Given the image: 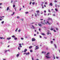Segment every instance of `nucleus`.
Returning a JSON list of instances; mask_svg holds the SVG:
<instances>
[{"label": "nucleus", "mask_w": 60, "mask_h": 60, "mask_svg": "<svg viewBox=\"0 0 60 60\" xmlns=\"http://www.w3.org/2000/svg\"><path fill=\"white\" fill-rule=\"evenodd\" d=\"M13 7H15V4H13Z\"/></svg>", "instance_id": "bb28decb"}, {"label": "nucleus", "mask_w": 60, "mask_h": 60, "mask_svg": "<svg viewBox=\"0 0 60 60\" xmlns=\"http://www.w3.org/2000/svg\"><path fill=\"white\" fill-rule=\"evenodd\" d=\"M39 49V47H38L37 48H36L35 49V50H36V49Z\"/></svg>", "instance_id": "f8f14e48"}, {"label": "nucleus", "mask_w": 60, "mask_h": 60, "mask_svg": "<svg viewBox=\"0 0 60 60\" xmlns=\"http://www.w3.org/2000/svg\"><path fill=\"white\" fill-rule=\"evenodd\" d=\"M7 40H10V39H11V38H7Z\"/></svg>", "instance_id": "9b49d317"}, {"label": "nucleus", "mask_w": 60, "mask_h": 60, "mask_svg": "<svg viewBox=\"0 0 60 60\" xmlns=\"http://www.w3.org/2000/svg\"><path fill=\"white\" fill-rule=\"evenodd\" d=\"M31 3H32V2H30V5L31 4Z\"/></svg>", "instance_id": "37998d69"}, {"label": "nucleus", "mask_w": 60, "mask_h": 60, "mask_svg": "<svg viewBox=\"0 0 60 60\" xmlns=\"http://www.w3.org/2000/svg\"><path fill=\"white\" fill-rule=\"evenodd\" d=\"M21 40H23L24 38H21Z\"/></svg>", "instance_id": "72a5a7b5"}, {"label": "nucleus", "mask_w": 60, "mask_h": 60, "mask_svg": "<svg viewBox=\"0 0 60 60\" xmlns=\"http://www.w3.org/2000/svg\"><path fill=\"white\" fill-rule=\"evenodd\" d=\"M9 7H8L7 9V11H8V10H9Z\"/></svg>", "instance_id": "a211bd4d"}, {"label": "nucleus", "mask_w": 60, "mask_h": 60, "mask_svg": "<svg viewBox=\"0 0 60 60\" xmlns=\"http://www.w3.org/2000/svg\"><path fill=\"white\" fill-rule=\"evenodd\" d=\"M39 47L38 46H37L35 47V48H37V47Z\"/></svg>", "instance_id": "6e6d98bb"}, {"label": "nucleus", "mask_w": 60, "mask_h": 60, "mask_svg": "<svg viewBox=\"0 0 60 60\" xmlns=\"http://www.w3.org/2000/svg\"><path fill=\"white\" fill-rule=\"evenodd\" d=\"M55 10L56 11H58L57 9L56 8H55Z\"/></svg>", "instance_id": "f3484780"}, {"label": "nucleus", "mask_w": 60, "mask_h": 60, "mask_svg": "<svg viewBox=\"0 0 60 60\" xmlns=\"http://www.w3.org/2000/svg\"><path fill=\"white\" fill-rule=\"evenodd\" d=\"M44 12H45V13H46V11H44Z\"/></svg>", "instance_id": "5fc2aeb1"}, {"label": "nucleus", "mask_w": 60, "mask_h": 60, "mask_svg": "<svg viewBox=\"0 0 60 60\" xmlns=\"http://www.w3.org/2000/svg\"><path fill=\"white\" fill-rule=\"evenodd\" d=\"M33 50H30V52H33Z\"/></svg>", "instance_id": "c85d7f7f"}, {"label": "nucleus", "mask_w": 60, "mask_h": 60, "mask_svg": "<svg viewBox=\"0 0 60 60\" xmlns=\"http://www.w3.org/2000/svg\"><path fill=\"white\" fill-rule=\"evenodd\" d=\"M38 26H42L41 25V24L40 23H39L38 24Z\"/></svg>", "instance_id": "1a4fd4ad"}, {"label": "nucleus", "mask_w": 60, "mask_h": 60, "mask_svg": "<svg viewBox=\"0 0 60 60\" xmlns=\"http://www.w3.org/2000/svg\"><path fill=\"white\" fill-rule=\"evenodd\" d=\"M50 54V53H49V52H48V53H47V54H46V55H48V54Z\"/></svg>", "instance_id": "393cba45"}, {"label": "nucleus", "mask_w": 60, "mask_h": 60, "mask_svg": "<svg viewBox=\"0 0 60 60\" xmlns=\"http://www.w3.org/2000/svg\"><path fill=\"white\" fill-rule=\"evenodd\" d=\"M15 13V12H13V14L12 15H11L12 16L13 15H14V14Z\"/></svg>", "instance_id": "6ab92c4d"}, {"label": "nucleus", "mask_w": 60, "mask_h": 60, "mask_svg": "<svg viewBox=\"0 0 60 60\" xmlns=\"http://www.w3.org/2000/svg\"><path fill=\"white\" fill-rule=\"evenodd\" d=\"M54 46H55V48H56V45H54Z\"/></svg>", "instance_id": "aec40b11"}, {"label": "nucleus", "mask_w": 60, "mask_h": 60, "mask_svg": "<svg viewBox=\"0 0 60 60\" xmlns=\"http://www.w3.org/2000/svg\"><path fill=\"white\" fill-rule=\"evenodd\" d=\"M33 29H35V27H34V26L33 25L32 26Z\"/></svg>", "instance_id": "0eeeda50"}, {"label": "nucleus", "mask_w": 60, "mask_h": 60, "mask_svg": "<svg viewBox=\"0 0 60 60\" xmlns=\"http://www.w3.org/2000/svg\"><path fill=\"white\" fill-rule=\"evenodd\" d=\"M18 49L19 50H20V48H19V47H18Z\"/></svg>", "instance_id": "49530a36"}, {"label": "nucleus", "mask_w": 60, "mask_h": 60, "mask_svg": "<svg viewBox=\"0 0 60 60\" xmlns=\"http://www.w3.org/2000/svg\"><path fill=\"white\" fill-rule=\"evenodd\" d=\"M39 31H41V29L39 28Z\"/></svg>", "instance_id": "13d9d810"}, {"label": "nucleus", "mask_w": 60, "mask_h": 60, "mask_svg": "<svg viewBox=\"0 0 60 60\" xmlns=\"http://www.w3.org/2000/svg\"><path fill=\"white\" fill-rule=\"evenodd\" d=\"M17 19H19V16H17Z\"/></svg>", "instance_id": "e433bc0d"}, {"label": "nucleus", "mask_w": 60, "mask_h": 60, "mask_svg": "<svg viewBox=\"0 0 60 60\" xmlns=\"http://www.w3.org/2000/svg\"><path fill=\"white\" fill-rule=\"evenodd\" d=\"M32 4H35V2H33L32 3Z\"/></svg>", "instance_id": "2f4dec72"}, {"label": "nucleus", "mask_w": 60, "mask_h": 60, "mask_svg": "<svg viewBox=\"0 0 60 60\" xmlns=\"http://www.w3.org/2000/svg\"><path fill=\"white\" fill-rule=\"evenodd\" d=\"M56 30H58V28H56Z\"/></svg>", "instance_id": "603ef678"}, {"label": "nucleus", "mask_w": 60, "mask_h": 60, "mask_svg": "<svg viewBox=\"0 0 60 60\" xmlns=\"http://www.w3.org/2000/svg\"><path fill=\"white\" fill-rule=\"evenodd\" d=\"M18 28H17L16 29V30H15V31L16 32H17V31H18Z\"/></svg>", "instance_id": "4be33fe9"}, {"label": "nucleus", "mask_w": 60, "mask_h": 60, "mask_svg": "<svg viewBox=\"0 0 60 60\" xmlns=\"http://www.w3.org/2000/svg\"><path fill=\"white\" fill-rule=\"evenodd\" d=\"M53 58L54 59H55V56L54 55L53 56Z\"/></svg>", "instance_id": "ea45409f"}, {"label": "nucleus", "mask_w": 60, "mask_h": 60, "mask_svg": "<svg viewBox=\"0 0 60 60\" xmlns=\"http://www.w3.org/2000/svg\"><path fill=\"white\" fill-rule=\"evenodd\" d=\"M36 12H37V15H38V16H39V15H39V12H40V11H39L38 10V11H36Z\"/></svg>", "instance_id": "f257e3e1"}, {"label": "nucleus", "mask_w": 60, "mask_h": 60, "mask_svg": "<svg viewBox=\"0 0 60 60\" xmlns=\"http://www.w3.org/2000/svg\"><path fill=\"white\" fill-rule=\"evenodd\" d=\"M48 56H45V57H46V58H51V57H49Z\"/></svg>", "instance_id": "39448f33"}, {"label": "nucleus", "mask_w": 60, "mask_h": 60, "mask_svg": "<svg viewBox=\"0 0 60 60\" xmlns=\"http://www.w3.org/2000/svg\"><path fill=\"white\" fill-rule=\"evenodd\" d=\"M54 2H55V3H56V2H57V1H56V0H55Z\"/></svg>", "instance_id": "58836bf2"}, {"label": "nucleus", "mask_w": 60, "mask_h": 60, "mask_svg": "<svg viewBox=\"0 0 60 60\" xmlns=\"http://www.w3.org/2000/svg\"><path fill=\"white\" fill-rule=\"evenodd\" d=\"M46 49L47 50H48V48H46Z\"/></svg>", "instance_id": "338daca9"}, {"label": "nucleus", "mask_w": 60, "mask_h": 60, "mask_svg": "<svg viewBox=\"0 0 60 60\" xmlns=\"http://www.w3.org/2000/svg\"><path fill=\"white\" fill-rule=\"evenodd\" d=\"M53 29H53L52 28H51V29H50V30H51L52 31V30H53Z\"/></svg>", "instance_id": "5701e85b"}, {"label": "nucleus", "mask_w": 60, "mask_h": 60, "mask_svg": "<svg viewBox=\"0 0 60 60\" xmlns=\"http://www.w3.org/2000/svg\"><path fill=\"white\" fill-rule=\"evenodd\" d=\"M14 39L15 40H17V38H15Z\"/></svg>", "instance_id": "7c9ffc66"}, {"label": "nucleus", "mask_w": 60, "mask_h": 60, "mask_svg": "<svg viewBox=\"0 0 60 60\" xmlns=\"http://www.w3.org/2000/svg\"><path fill=\"white\" fill-rule=\"evenodd\" d=\"M2 4V3H0V5H1Z\"/></svg>", "instance_id": "bf43d9fd"}, {"label": "nucleus", "mask_w": 60, "mask_h": 60, "mask_svg": "<svg viewBox=\"0 0 60 60\" xmlns=\"http://www.w3.org/2000/svg\"><path fill=\"white\" fill-rule=\"evenodd\" d=\"M42 8L43 9V8H44V7L43 6L42 7Z\"/></svg>", "instance_id": "0e129e2a"}, {"label": "nucleus", "mask_w": 60, "mask_h": 60, "mask_svg": "<svg viewBox=\"0 0 60 60\" xmlns=\"http://www.w3.org/2000/svg\"><path fill=\"white\" fill-rule=\"evenodd\" d=\"M3 38L2 37H0V39H2Z\"/></svg>", "instance_id": "3c124183"}, {"label": "nucleus", "mask_w": 60, "mask_h": 60, "mask_svg": "<svg viewBox=\"0 0 60 60\" xmlns=\"http://www.w3.org/2000/svg\"><path fill=\"white\" fill-rule=\"evenodd\" d=\"M36 34H35L34 35V36H36Z\"/></svg>", "instance_id": "680f3d73"}, {"label": "nucleus", "mask_w": 60, "mask_h": 60, "mask_svg": "<svg viewBox=\"0 0 60 60\" xmlns=\"http://www.w3.org/2000/svg\"><path fill=\"white\" fill-rule=\"evenodd\" d=\"M12 37H15V36H14V35H13V36H12Z\"/></svg>", "instance_id": "a19ab883"}, {"label": "nucleus", "mask_w": 60, "mask_h": 60, "mask_svg": "<svg viewBox=\"0 0 60 60\" xmlns=\"http://www.w3.org/2000/svg\"><path fill=\"white\" fill-rule=\"evenodd\" d=\"M56 59H58V56L56 57Z\"/></svg>", "instance_id": "f704fd0d"}, {"label": "nucleus", "mask_w": 60, "mask_h": 60, "mask_svg": "<svg viewBox=\"0 0 60 60\" xmlns=\"http://www.w3.org/2000/svg\"><path fill=\"white\" fill-rule=\"evenodd\" d=\"M32 60H34V58L33 57H32Z\"/></svg>", "instance_id": "4d7b16f0"}, {"label": "nucleus", "mask_w": 60, "mask_h": 60, "mask_svg": "<svg viewBox=\"0 0 60 60\" xmlns=\"http://www.w3.org/2000/svg\"><path fill=\"white\" fill-rule=\"evenodd\" d=\"M48 11L49 12H51V11H50V10H49H49H48Z\"/></svg>", "instance_id": "b1692460"}, {"label": "nucleus", "mask_w": 60, "mask_h": 60, "mask_svg": "<svg viewBox=\"0 0 60 60\" xmlns=\"http://www.w3.org/2000/svg\"><path fill=\"white\" fill-rule=\"evenodd\" d=\"M2 19H0V21H1L2 20Z\"/></svg>", "instance_id": "774afa93"}, {"label": "nucleus", "mask_w": 60, "mask_h": 60, "mask_svg": "<svg viewBox=\"0 0 60 60\" xmlns=\"http://www.w3.org/2000/svg\"><path fill=\"white\" fill-rule=\"evenodd\" d=\"M32 46H31L29 47V49H31V48H32Z\"/></svg>", "instance_id": "ddd939ff"}, {"label": "nucleus", "mask_w": 60, "mask_h": 60, "mask_svg": "<svg viewBox=\"0 0 60 60\" xmlns=\"http://www.w3.org/2000/svg\"><path fill=\"white\" fill-rule=\"evenodd\" d=\"M49 15H51V13H48V16H49Z\"/></svg>", "instance_id": "cd10ccee"}, {"label": "nucleus", "mask_w": 60, "mask_h": 60, "mask_svg": "<svg viewBox=\"0 0 60 60\" xmlns=\"http://www.w3.org/2000/svg\"><path fill=\"white\" fill-rule=\"evenodd\" d=\"M35 41V39L34 38H33L32 39V41Z\"/></svg>", "instance_id": "7ed1b4c3"}, {"label": "nucleus", "mask_w": 60, "mask_h": 60, "mask_svg": "<svg viewBox=\"0 0 60 60\" xmlns=\"http://www.w3.org/2000/svg\"><path fill=\"white\" fill-rule=\"evenodd\" d=\"M39 36L41 38H42V37H41V35H39Z\"/></svg>", "instance_id": "c9c22d12"}, {"label": "nucleus", "mask_w": 60, "mask_h": 60, "mask_svg": "<svg viewBox=\"0 0 60 60\" xmlns=\"http://www.w3.org/2000/svg\"><path fill=\"white\" fill-rule=\"evenodd\" d=\"M35 25L36 26H37V24H35Z\"/></svg>", "instance_id": "052dcab7"}, {"label": "nucleus", "mask_w": 60, "mask_h": 60, "mask_svg": "<svg viewBox=\"0 0 60 60\" xmlns=\"http://www.w3.org/2000/svg\"><path fill=\"white\" fill-rule=\"evenodd\" d=\"M40 20H43V19H40Z\"/></svg>", "instance_id": "8fccbe9b"}, {"label": "nucleus", "mask_w": 60, "mask_h": 60, "mask_svg": "<svg viewBox=\"0 0 60 60\" xmlns=\"http://www.w3.org/2000/svg\"><path fill=\"white\" fill-rule=\"evenodd\" d=\"M35 16L36 17H37V15L36 14H35Z\"/></svg>", "instance_id": "79ce46f5"}, {"label": "nucleus", "mask_w": 60, "mask_h": 60, "mask_svg": "<svg viewBox=\"0 0 60 60\" xmlns=\"http://www.w3.org/2000/svg\"><path fill=\"white\" fill-rule=\"evenodd\" d=\"M12 2H13V1L12 0L11 2V3H12Z\"/></svg>", "instance_id": "e2e57ef3"}, {"label": "nucleus", "mask_w": 60, "mask_h": 60, "mask_svg": "<svg viewBox=\"0 0 60 60\" xmlns=\"http://www.w3.org/2000/svg\"><path fill=\"white\" fill-rule=\"evenodd\" d=\"M53 31H54V32H56V30H53Z\"/></svg>", "instance_id": "a18cd8bd"}, {"label": "nucleus", "mask_w": 60, "mask_h": 60, "mask_svg": "<svg viewBox=\"0 0 60 60\" xmlns=\"http://www.w3.org/2000/svg\"><path fill=\"white\" fill-rule=\"evenodd\" d=\"M19 54H17L16 55L17 57H19Z\"/></svg>", "instance_id": "4468645a"}, {"label": "nucleus", "mask_w": 60, "mask_h": 60, "mask_svg": "<svg viewBox=\"0 0 60 60\" xmlns=\"http://www.w3.org/2000/svg\"><path fill=\"white\" fill-rule=\"evenodd\" d=\"M41 35H43L44 36V35H45V34L44 33H42L41 34Z\"/></svg>", "instance_id": "412c9836"}, {"label": "nucleus", "mask_w": 60, "mask_h": 60, "mask_svg": "<svg viewBox=\"0 0 60 60\" xmlns=\"http://www.w3.org/2000/svg\"><path fill=\"white\" fill-rule=\"evenodd\" d=\"M50 5V6H53V4L52 3H50L49 4Z\"/></svg>", "instance_id": "6e6552de"}, {"label": "nucleus", "mask_w": 60, "mask_h": 60, "mask_svg": "<svg viewBox=\"0 0 60 60\" xmlns=\"http://www.w3.org/2000/svg\"><path fill=\"white\" fill-rule=\"evenodd\" d=\"M41 23V24H42V25H44L45 24V23H44L43 22H39V23Z\"/></svg>", "instance_id": "20e7f679"}, {"label": "nucleus", "mask_w": 60, "mask_h": 60, "mask_svg": "<svg viewBox=\"0 0 60 60\" xmlns=\"http://www.w3.org/2000/svg\"><path fill=\"white\" fill-rule=\"evenodd\" d=\"M21 8H20V10H19V11H21Z\"/></svg>", "instance_id": "69168bd1"}, {"label": "nucleus", "mask_w": 60, "mask_h": 60, "mask_svg": "<svg viewBox=\"0 0 60 60\" xmlns=\"http://www.w3.org/2000/svg\"><path fill=\"white\" fill-rule=\"evenodd\" d=\"M21 31V30L20 29H19L18 30L19 32H20Z\"/></svg>", "instance_id": "c756f323"}, {"label": "nucleus", "mask_w": 60, "mask_h": 60, "mask_svg": "<svg viewBox=\"0 0 60 60\" xmlns=\"http://www.w3.org/2000/svg\"><path fill=\"white\" fill-rule=\"evenodd\" d=\"M47 23H48V24H49V21H47V22L45 23V24H47Z\"/></svg>", "instance_id": "2eb2a0df"}, {"label": "nucleus", "mask_w": 60, "mask_h": 60, "mask_svg": "<svg viewBox=\"0 0 60 60\" xmlns=\"http://www.w3.org/2000/svg\"><path fill=\"white\" fill-rule=\"evenodd\" d=\"M45 4H47V2H45Z\"/></svg>", "instance_id": "c03bdc74"}, {"label": "nucleus", "mask_w": 60, "mask_h": 60, "mask_svg": "<svg viewBox=\"0 0 60 60\" xmlns=\"http://www.w3.org/2000/svg\"><path fill=\"white\" fill-rule=\"evenodd\" d=\"M48 19H47L48 20H50L51 21H53V20L52 19V18H49Z\"/></svg>", "instance_id": "f03ea898"}, {"label": "nucleus", "mask_w": 60, "mask_h": 60, "mask_svg": "<svg viewBox=\"0 0 60 60\" xmlns=\"http://www.w3.org/2000/svg\"><path fill=\"white\" fill-rule=\"evenodd\" d=\"M19 45H20V46H19L20 48H21L22 47V46H21V44H19Z\"/></svg>", "instance_id": "423d86ee"}, {"label": "nucleus", "mask_w": 60, "mask_h": 60, "mask_svg": "<svg viewBox=\"0 0 60 60\" xmlns=\"http://www.w3.org/2000/svg\"><path fill=\"white\" fill-rule=\"evenodd\" d=\"M53 41H51V43H53Z\"/></svg>", "instance_id": "09e8293b"}, {"label": "nucleus", "mask_w": 60, "mask_h": 60, "mask_svg": "<svg viewBox=\"0 0 60 60\" xmlns=\"http://www.w3.org/2000/svg\"><path fill=\"white\" fill-rule=\"evenodd\" d=\"M57 6V7H59L60 6H59V5H58Z\"/></svg>", "instance_id": "864d4df0"}, {"label": "nucleus", "mask_w": 60, "mask_h": 60, "mask_svg": "<svg viewBox=\"0 0 60 60\" xmlns=\"http://www.w3.org/2000/svg\"><path fill=\"white\" fill-rule=\"evenodd\" d=\"M29 54H30V53L29 52H28L27 53H26V55H29Z\"/></svg>", "instance_id": "dca6fc26"}, {"label": "nucleus", "mask_w": 60, "mask_h": 60, "mask_svg": "<svg viewBox=\"0 0 60 60\" xmlns=\"http://www.w3.org/2000/svg\"><path fill=\"white\" fill-rule=\"evenodd\" d=\"M23 54H24V55H25V54H26V53H23Z\"/></svg>", "instance_id": "de8ad7c7"}, {"label": "nucleus", "mask_w": 60, "mask_h": 60, "mask_svg": "<svg viewBox=\"0 0 60 60\" xmlns=\"http://www.w3.org/2000/svg\"><path fill=\"white\" fill-rule=\"evenodd\" d=\"M4 21H3L2 22H1V23L2 24H4Z\"/></svg>", "instance_id": "473e14b6"}, {"label": "nucleus", "mask_w": 60, "mask_h": 60, "mask_svg": "<svg viewBox=\"0 0 60 60\" xmlns=\"http://www.w3.org/2000/svg\"><path fill=\"white\" fill-rule=\"evenodd\" d=\"M27 49H25L24 50V52H26V51H27Z\"/></svg>", "instance_id": "9d476101"}, {"label": "nucleus", "mask_w": 60, "mask_h": 60, "mask_svg": "<svg viewBox=\"0 0 60 60\" xmlns=\"http://www.w3.org/2000/svg\"><path fill=\"white\" fill-rule=\"evenodd\" d=\"M25 13L26 14H28L29 13V12H26Z\"/></svg>", "instance_id": "a878e982"}, {"label": "nucleus", "mask_w": 60, "mask_h": 60, "mask_svg": "<svg viewBox=\"0 0 60 60\" xmlns=\"http://www.w3.org/2000/svg\"><path fill=\"white\" fill-rule=\"evenodd\" d=\"M8 51V50H6L5 51V53H6V52H7V51Z\"/></svg>", "instance_id": "4c0bfd02"}]
</instances>
